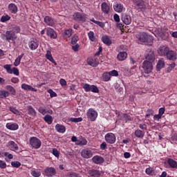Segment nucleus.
I'll list each match as a JSON object with an SVG mask.
<instances>
[{
	"label": "nucleus",
	"mask_w": 177,
	"mask_h": 177,
	"mask_svg": "<svg viewBox=\"0 0 177 177\" xmlns=\"http://www.w3.org/2000/svg\"><path fill=\"white\" fill-rule=\"evenodd\" d=\"M92 161L94 164L100 165L104 162V158L99 155H95L92 158Z\"/></svg>",
	"instance_id": "18"
},
{
	"label": "nucleus",
	"mask_w": 177,
	"mask_h": 177,
	"mask_svg": "<svg viewBox=\"0 0 177 177\" xmlns=\"http://www.w3.org/2000/svg\"><path fill=\"white\" fill-rule=\"evenodd\" d=\"M176 56H177L176 52L169 49V51L167 52L165 57H166L167 60L174 62L176 60Z\"/></svg>",
	"instance_id": "13"
},
{
	"label": "nucleus",
	"mask_w": 177,
	"mask_h": 177,
	"mask_svg": "<svg viewBox=\"0 0 177 177\" xmlns=\"http://www.w3.org/2000/svg\"><path fill=\"white\" fill-rule=\"evenodd\" d=\"M30 174H31L32 176H34V177L41 176V171L38 169L32 170Z\"/></svg>",
	"instance_id": "42"
},
{
	"label": "nucleus",
	"mask_w": 177,
	"mask_h": 177,
	"mask_svg": "<svg viewBox=\"0 0 177 177\" xmlns=\"http://www.w3.org/2000/svg\"><path fill=\"white\" fill-rule=\"evenodd\" d=\"M59 84L61 86H66V85H67V82L64 79H60Z\"/></svg>",
	"instance_id": "64"
},
{
	"label": "nucleus",
	"mask_w": 177,
	"mask_h": 177,
	"mask_svg": "<svg viewBox=\"0 0 177 177\" xmlns=\"http://www.w3.org/2000/svg\"><path fill=\"white\" fill-rule=\"evenodd\" d=\"M165 66V62L162 59H159L158 64L156 65V70L157 71H160L161 68H162Z\"/></svg>",
	"instance_id": "34"
},
{
	"label": "nucleus",
	"mask_w": 177,
	"mask_h": 177,
	"mask_svg": "<svg viewBox=\"0 0 177 177\" xmlns=\"http://www.w3.org/2000/svg\"><path fill=\"white\" fill-rule=\"evenodd\" d=\"M3 68L6 70L7 73L8 74H14L15 75L19 76L20 75V72L19 71V69L16 67H13L12 68V65L10 64H6L3 66Z\"/></svg>",
	"instance_id": "6"
},
{
	"label": "nucleus",
	"mask_w": 177,
	"mask_h": 177,
	"mask_svg": "<svg viewBox=\"0 0 177 177\" xmlns=\"http://www.w3.org/2000/svg\"><path fill=\"white\" fill-rule=\"evenodd\" d=\"M11 165L14 168H20V167L21 166V163L19 161H12L11 162Z\"/></svg>",
	"instance_id": "46"
},
{
	"label": "nucleus",
	"mask_w": 177,
	"mask_h": 177,
	"mask_svg": "<svg viewBox=\"0 0 177 177\" xmlns=\"http://www.w3.org/2000/svg\"><path fill=\"white\" fill-rule=\"evenodd\" d=\"M68 177H81V176L75 172H72L68 174Z\"/></svg>",
	"instance_id": "63"
},
{
	"label": "nucleus",
	"mask_w": 177,
	"mask_h": 177,
	"mask_svg": "<svg viewBox=\"0 0 177 177\" xmlns=\"http://www.w3.org/2000/svg\"><path fill=\"white\" fill-rule=\"evenodd\" d=\"M110 77H111V75H110L109 73H104L102 75V78H103L104 81H105V82L110 81V78H111Z\"/></svg>",
	"instance_id": "47"
},
{
	"label": "nucleus",
	"mask_w": 177,
	"mask_h": 177,
	"mask_svg": "<svg viewBox=\"0 0 177 177\" xmlns=\"http://www.w3.org/2000/svg\"><path fill=\"white\" fill-rule=\"evenodd\" d=\"M55 129L57 132H59V133H64V132H66V127L60 124H57L55 125Z\"/></svg>",
	"instance_id": "31"
},
{
	"label": "nucleus",
	"mask_w": 177,
	"mask_h": 177,
	"mask_svg": "<svg viewBox=\"0 0 177 177\" xmlns=\"http://www.w3.org/2000/svg\"><path fill=\"white\" fill-rule=\"evenodd\" d=\"M113 9L115 12H117L118 13H121L122 10H124V5L120 3H115L113 5Z\"/></svg>",
	"instance_id": "23"
},
{
	"label": "nucleus",
	"mask_w": 177,
	"mask_h": 177,
	"mask_svg": "<svg viewBox=\"0 0 177 177\" xmlns=\"http://www.w3.org/2000/svg\"><path fill=\"white\" fill-rule=\"evenodd\" d=\"M1 154L3 157H8L9 160H12L13 158V155L12 153H9V152H2Z\"/></svg>",
	"instance_id": "49"
},
{
	"label": "nucleus",
	"mask_w": 177,
	"mask_h": 177,
	"mask_svg": "<svg viewBox=\"0 0 177 177\" xmlns=\"http://www.w3.org/2000/svg\"><path fill=\"white\" fill-rule=\"evenodd\" d=\"M44 120L45 121V122L48 124V125H50V124L53 122V118H52L50 115H46L44 117Z\"/></svg>",
	"instance_id": "36"
},
{
	"label": "nucleus",
	"mask_w": 177,
	"mask_h": 177,
	"mask_svg": "<svg viewBox=\"0 0 177 177\" xmlns=\"http://www.w3.org/2000/svg\"><path fill=\"white\" fill-rule=\"evenodd\" d=\"M90 91L93 92V93H99V88L97 86L93 84L91 85Z\"/></svg>",
	"instance_id": "48"
},
{
	"label": "nucleus",
	"mask_w": 177,
	"mask_h": 177,
	"mask_svg": "<svg viewBox=\"0 0 177 177\" xmlns=\"http://www.w3.org/2000/svg\"><path fill=\"white\" fill-rule=\"evenodd\" d=\"M80 44H74V46H72V50L74 51V52H78L80 50Z\"/></svg>",
	"instance_id": "57"
},
{
	"label": "nucleus",
	"mask_w": 177,
	"mask_h": 177,
	"mask_svg": "<svg viewBox=\"0 0 177 177\" xmlns=\"http://www.w3.org/2000/svg\"><path fill=\"white\" fill-rule=\"evenodd\" d=\"M9 96V93L5 90L0 91V99H5Z\"/></svg>",
	"instance_id": "41"
},
{
	"label": "nucleus",
	"mask_w": 177,
	"mask_h": 177,
	"mask_svg": "<svg viewBox=\"0 0 177 177\" xmlns=\"http://www.w3.org/2000/svg\"><path fill=\"white\" fill-rule=\"evenodd\" d=\"M1 38L3 39V41L10 42V41H15L17 38V36H16L15 32L12 30H7L6 34H2L1 35Z\"/></svg>",
	"instance_id": "2"
},
{
	"label": "nucleus",
	"mask_w": 177,
	"mask_h": 177,
	"mask_svg": "<svg viewBox=\"0 0 177 177\" xmlns=\"http://www.w3.org/2000/svg\"><path fill=\"white\" fill-rule=\"evenodd\" d=\"M102 41L104 42V44H105V45H107L108 46H110V45L112 44L111 40H110V38H109L107 36H103L102 37Z\"/></svg>",
	"instance_id": "38"
},
{
	"label": "nucleus",
	"mask_w": 177,
	"mask_h": 177,
	"mask_svg": "<svg viewBox=\"0 0 177 177\" xmlns=\"http://www.w3.org/2000/svg\"><path fill=\"white\" fill-rule=\"evenodd\" d=\"M46 34L50 39H56L57 38V32L53 28L48 27L46 28Z\"/></svg>",
	"instance_id": "10"
},
{
	"label": "nucleus",
	"mask_w": 177,
	"mask_h": 177,
	"mask_svg": "<svg viewBox=\"0 0 177 177\" xmlns=\"http://www.w3.org/2000/svg\"><path fill=\"white\" fill-rule=\"evenodd\" d=\"M145 174H147V175L153 176V175H154V170H153V168L151 167H148L145 169Z\"/></svg>",
	"instance_id": "45"
},
{
	"label": "nucleus",
	"mask_w": 177,
	"mask_h": 177,
	"mask_svg": "<svg viewBox=\"0 0 177 177\" xmlns=\"http://www.w3.org/2000/svg\"><path fill=\"white\" fill-rule=\"evenodd\" d=\"M109 75H111V77H118V71H117L116 70L109 71Z\"/></svg>",
	"instance_id": "58"
},
{
	"label": "nucleus",
	"mask_w": 177,
	"mask_h": 177,
	"mask_svg": "<svg viewBox=\"0 0 177 177\" xmlns=\"http://www.w3.org/2000/svg\"><path fill=\"white\" fill-rule=\"evenodd\" d=\"M145 59L149 63H154L156 60V55H154V51L151 49H147L145 52Z\"/></svg>",
	"instance_id": "4"
},
{
	"label": "nucleus",
	"mask_w": 177,
	"mask_h": 177,
	"mask_svg": "<svg viewBox=\"0 0 177 177\" xmlns=\"http://www.w3.org/2000/svg\"><path fill=\"white\" fill-rule=\"evenodd\" d=\"M9 20H10V16L8 15H3L0 19L1 23H6V21H9Z\"/></svg>",
	"instance_id": "44"
},
{
	"label": "nucleus",
	"mask_w": 177,
	"mask_h": 177,
	"mask_svg": "<svg viewBox=\"0 0 177 177\" xmlns=\"http://www.w3.org/2000/svg\"><path fill=\"white\" fill-rule=\"evenodd\" d=\"M120 120L125 122H128V121H132V118L127 113H123L120 115Z\"/></svg>",
	"instance_id": "33"
},
{
	"label": "nucleus",
	"mask_w": 177,
	"mask_h": 177,
	"mask_svg": "<svg viewBox=\"0 0 177 177\" xmlns=\"http://www.w3.org/2000/svg\"><path fill=\"white\" fill-rule=\"evenodd\" d=\"M135 68H136V66H133L131 68L127 69L126 72L127 76L131 77V75H133V74H135V71H136Z\"/></svg>",
	"instance_id": "39"
},
{
	"label": "nucleus",
	"mask_w": 177,
	"mask_h": 177,
	"mask_svg": "<svg viewBox=\"0 0 177 177\" xmlns=\"http://www.w3.org/2000/svg\"><path fill=\"white\" fill-rule=\"evenodd\" d=\"M86 62L88 66H91V67H97L99 66V62H96V59L88 58Z\"/></svg>",
	"instance_id": "30"
},
{
	"label": "nucleus",
	"mask_w": 177,
	"mask_h": 177,
	"mask_svg": "<svg viewBox=\"0 0 177 177\" xmlns=\"http://www.w3.org/2000/svg\"><path fill=\"white\" fill-rule=\"evenodd\" d=\"M7 165H6V162L0 160V168L1 169H5V168H6Z\"/></svg>",
	"instance_id": "60"
},
{
	"label": "nucleus",
	"mask_w": 177,
	"mask_h": 177,
	"mask_svg": "<svg viewBox=\"0 0 177 177\" xmlns=\"http://www.w3.org/2000/svg\"><path fill=\"white\" fill-rule=\"evenodd\" d=\"M6 89L7 91L11 92L12 95H15L16 93V89H15V88H13V86H12L11 85L6 86Z\"/></svg>",
	"instance_id": "50"
},
{
	"label": "nucleus",
	"mask_w": 177,
	"mask_h": 177,
	"mask_svg": "<svg viewBox=\"0 0 177 177\" xmlns=\"http://www.w3.org/2000/svg\"><path fill=\"white\" fill-rule=\"evenodd\" d=\"M6 127L7 129L10 131H17V129H19V124H17V123H7Z\"/></svg>",
	"instance_id": "20"
},
{
	"label": "nucleus",
	"mask_w": 177,
	"mask_h": 177,
	"mask_svg": "<svg viewBox=\"0 0 177 177\" xmlns=\"http://www.w3.org/2000/svg\"><path fill=\"white\" fill-rule=\"evenodd\" d=\"M133 3L136 6L137 9L140 12H145L146 10V3L143 0H133Z\"/></svg>",
	"instance_id": "9"
},
{
	"label": "nucleus",
	"mask_w": 177,
	"mask_h": 177,
	"mask_svg": "<svg viewBox=\"0 0 177 177\" xmlns=\"http://www.w3.org/2000/svg\"><path fill=\"white\" fill-rule=\"evenodd\" d=\"M121 20L124 24H127V26L132 23V18L131 17V15H128L127 14L122 15Z\"/></svg>",
	"instance_id": "17"
},
{
	"label": "nucleus",
	"mask_w": 177,
	"mask_h": 177,
	"mask_svg": "<svg viewBox=\"0 0 177 177\" xmlns=\"http://www.w3.org/2000/svg\"><path fill=\"white\" fill-rule=\"evenodd\" d=\"M48 93L50 94V97H56L57 96L56 92L53 91L52 88L48 89Z\"/></svg>",
	"instance_id": "52"
},
{
	"label": "nucleus",
	"mask_w": 177,
	"mask_h": 177,
	"mask_svg": "<svg viewBox=\"0 0 177 177\" xmlns=\"http://www.w3.org/2000/svg\"><path fill=\"white\" fill-rule=\"evenodd\" d=\"M101 9L103 13L109 15L110 13V6L107 5V3L103 2L101 5Z\"/></svg>",
	"instance_id": "22"
},
{
	"label": "nucleus",
	"mask_w": 177,
	"mask_h": 177,
	"mask_svg": "<svg viewBox=\"0 0 177 177\" xmlns=\"http://www.w3.org/2000/svg\"><path fill=\"white\" fill-rule=\"evenodd\" d=\"M91 85L89 84H84L83 85V89H84L85 92H91Z\"/></svg>",
	"instance_id": "51"
},
{
	"label": "nucleus",
	"mask_w": 177,
	"mask_h": 177,
	"mask_svg": "<svg viewBox=\"0 0 177 177\" xmlns=\"http://www.w3.org/2000/svg\"><path fill=\"white\" fill-rule=\"evenodd\" d=\"M88 175L91 177H100V171L96 170L95 169H92L91 170H88Z\"/></svg>",
	"instance_id": "24"
},
{
	"label": "nucleus",
	"mask_w": 177,
	"mask_h": 177,
	"mask_svg": "<svg viewBox=\"0 0 177 177\" xmlns=\"http://www.w3.org/2000/svg\"><path fill=\"white\" fill-rule=\"evenodd\" d=\"M142 68L145 74H150L153 71V62L145 60L142 63Z\"/></svg>",
	"instance_id": "5"
},
{
	"label": "nucleus",
	"mask_w": 177,
	"mask_h": 177,
	"mask_svg": "<svg viewBox=\"0 0 177 177\" xmlns=\"http://www.w3.org/2000/svg\"><path fill=\"white\" fill-rule=\"evenodd\" d=\"M167 164L169 165L170 168H174L177 169V162L172 158H169L167 160Z\"/></svg>",
	"instance_id": "32"
},
{
	"label": "nucleus",
	"mask_w": 177,
	"mask_h": 177,
	"mask_svg": "<svg viewBox=\"0 0 177 177\" xmlns=\"http://www.w3.org/2000/svg\"><path fill=\"white\" fill-rule=\"evenodd\" d=\"M134 135L136 138H138V139H143V138H145V131L140 129H137L134 131Z\"/></svg>",
	"instance_id": "28"
},
{
	"label": "nucleus",
	"mask_w": 177,
	"mask_h": 177,
	"mask_svg": "<svg viewBox=\"0 0 177 177\" xmlns=\"http://www.w3.org/2000/svg\"><path fill=\"white\" fill-rule=\"evenodd\" d=\"M27 110H28V114L29 115H31V117H35L37 115V111L32 107L31 105H28L27 106Z\"/></svg>",
	"instance_id": "27"
},
{
	"label": "nucleus",
	"mask_w": 177,
	"mask_h": 177,
	"mask_svg": "<svg viewBox=\"0 0 177 177\" xmlns=\"http://www.w3.org/2000/svg\"><path fill=\"white\" fill-rule=\"evenodd\" d=\"M88 143L86 139H82L81 141L77 142V145H80V146H85Z\"/></svg>",
	"instance_id": "61"
},
{
	"label": "nucleus",
	"mask_w": 177,
	"mask_h": 177,
	"mask_svg": "<svg viewBox=\"0 0 177 177\" xmlns=\"http://www.w3.org/2000/svg\"><path fill=\"white\" fill-rule=\"evenodd\" d=\"M136 41L138 44H147L149 46H153V44H154V37L152 36L147 35V33L145 32H140L136 35Z\"/></svg>",
	"instance_id": "1"
},
{
	"label": "nucleus",
	"mask_w": 177,
	"mask_h": 177,
	"mask_svg": "<svg viewBox=\"0 0 177 177\" xmlns=\"http://www.w3.org/2000/svg\"><path fill=\"white\" fill-rule=\"evenodd\" d=\"M44 21L46 24V26H49L50 27H54L55 24H56L55 19L49 16H46L44 19Z\"/></svg>",
	"instance_id": "15"
},
{
	"label": "nucleus",
	"mask_w": 177,
	"mask_h": 177,
	"mask_svg": "<svg viewBox=\"0 0 177 177\" xmlns=\"http://www.w3.org/2000/svg\"><path fill=\"white\" fill-rule=\"evenodd\" d=\"M92 156H93V153H92V150L89 148H85L81 151V156L83 158H91Z\"/></svg>",
	"instance_id": "11"
},
{
	"label": "nucleus",
	"mask_w": 177,
	"mask_h": 177,
	"mask_svg": "<svg viewBox=\"0 0 177 177\" xmlns=\"http://www.w3.org/2000/svg\"><path fill=\"white\" fill-rule=\"evenodd\" d=\"M138 128H140V129H142V131H147V125L145 123L138 124Z\"/></svg>",
	"instance_id": "53"
},
{
	"label": "nucleus",
	"mask_w": 177,
	"mask_h": 177,
	"mask_svg": "<svg viewBox=\"0 0 177 177\" xmlns=\"http://www.w3.org/2000/svg\"><path fill=\"white\" fill-rule=\"evenodd\" d=\"M127 56H128V54L127 53V52L125 51L120 52L118 53L117 56V59L120 62H122L123 60H125V59H127Z\"/></svg>",
	"instance_id": "29"
},
{
	"label": "nucleus",
	"mask_w": 177,
	"mask_h": 177,
	"mask_svg": "<svg viewBox=\"0 0 177 177\" xmlns=\"http://www.w3.org/2000/svg\"><path fill=\"white\" fill-rule=\"evenodd\" d=\"M8 10L10 12V13L16 15V13H17L19 10V8H17V6H16V4L11 3L8 5Z\"/></svg>",
	"instance_id": "21"
},
{
	"label": "nucleus",
	"mask_w": 177,
	"mask_h": 177,
	"mask_svg": "<svg viewBox=\"0 0 177 177\" xmlns=\"http://www.w3.org/2000/svg\"><path fill=\"white\" fill-rule=\"evenodd\" d=\"M21 88L24 89V91H30L31 89V86L26 84H23L21 85Z\"/></svg>",
	"instance_id": "59"
},
{
	"label": "nucleus",
	"mask_w": 177,
	"mask_h": 177,
	"mask_svg": "<svg viewBox=\"0 0 177 177\" xmlns=\"http://www.w3.org/2000/svg\"><path fill=\"white\" fill-rule=\"evenodd\" d=\"M104 139L106 143H109V145H114L117 141V137H115V134L113 133H106L104 136Z\"/></svg>",
	"instance_id": "8"
},
{
	"label": "nucleus",
	"mask_w": 177,
	"mask_h": 177,
	"mask_svg": "<svg viewBox=\"0 0 177 177\" xmlns=\"http://www.w3.org/2000/svg\"><path fill=\"white\" fill-rule=\"evenodd\" d=\"M8 146L10 150L12 151H16L17 150H19V146L15 142V141H9L8 142Z\"/></svg>",
	"instance_id": "25"
},
{
	"label": "nucleus",
	"mask_w": 177,
	"mask_h": 177,
	"mask_svg": "<svg viewBox=\"0 0 177 177\" xmlns=\"http://www.w3.org/2000/svg\"><path fill=\"white\" fill-rule=\"evenodd\" d=\"M153 114H154V111H153L151 109H149L147 111V114L145 117L149 118L150 117V115H153Z\"/></svg>",
	"instance_id": "56"
},
{
	"label": "nucleus",
	"mask_w": 177,
	"mask_h": 177,
	"mask_svg": "<svg viewBox=\"0 0 177 177\" xmlns=\"http://www.w3.org/2000/svg\"><path fill=\"white\" fill-rule=\"evenodd\" d=\"M74 19L77 21H82L85 23L86 21V15L81 14V12H76L74 14Z\"/></svg>",
	"instance_id": "16"
},
{
	"label": "nucleus",
	"mask_w": 177,
	"mask_h": 177,
	"mask_svg": "<svg viewBox=\"0 0 177 177\" xmlns=\"http://www.w3.org/2000/svg\"><path fill=\"white\" fill-rule=\"evenodd\" d=\"M24 56V53H22L15 59L14 62V66H15V67H17V66L20 65V62H21V59H23Z\"/></svg>",
	"instance_id": "35"
},
{
	"label": "nucleus",
	"mask_w": 177,
	"mask_h": 177,
	"mask_svg": "<svg viewBox=\"0 0 177 177\" xmlns=\"http://www.w3.org/2000/svg\"><path fill=\"white\" fill-rule=\"evenodd\" d=\"M78 41H80V37H78V35H74L71 39V44L75 45V44H77V42H78Z\"/></svg>",
	"instance_id": "43"
},
{
	"label": "nucleus",
	"mask_w": 177,
	"mask_h": 177,
	"mask_svg": "<svg viewBox=\"0 0 177 177\" xmlns=\"http://www.w3.org/2000/svg\"><path fill=\"white\" fill-rule=\"evenodd\" d=\"M169 50V48L168 46H160L158 49V53L160 56H164L165 57Z\"/></svg>",
	"instance_id": "14"
},
{
	"label": "nucleus",
	"mask_w": 177,
	"mask_h": 177,
	"mask_svg": "<svg viewBox=\"0 0 177 177\" xmlns=\"http://www.w3.org/2000/svg\"><path fill=\"white\" fill-rule=\"evenodd\" d=\"M44 174L48 177L55 176L56 175V169L54 167H46L44 171Z\"/></svg>",
	"instance_id": "12"
},
{
	"label": "nucleus",
	"mask_w": 177,
	"mask_h": 177,
	"mask_svg": "<svg viewBox=\"0 0 177 177\" xmlns=\"http://www.w3.org/2000/svg\"><path fill=\"white\" fill-rule=\"evenodd\" d=\"M71 35H73V29L71 28L65 30L63 33V36L65 37L66 38H70Z\"/></svg>",
	"instance_id": "37"
},
{
	"label": "nucleus",
	"mask_w": 177,
	"mask_h": 177,
	"mask_svg": "<svg viewBox=\"0 0 177 177\" xmlns=\"http://www.w3.org/2000/svg\"><path fill=\"white\" fill-rule=\"evenodd\" d=\"M29 145L32 148L35 149V150H37L41 148V146H42V142H41V140L37 137H31L29 139Z\"/></svg>",
	"instance_id": "3"
},
{
	"label": "nucleus",
	"mask_w": 177,
	"mask_h": 177,
	"mask_svg": "<svg viewBox=\"0 0 177 177\" xmlns=\"http://www.w3.org/2000/svg\"><path fill=\"white\" fill-rule=\"evenodd\" d=\"M87 118L91 122L96 121V118H97V111H95L93 108H90L87 111Z\"/></svg>",
	"instance_id": "7"
},
{
	"label": "nucleus",
	"mask_w": 177,
	"mask_h": 177,
	"mask_svg": "<svg viewBox=\"0 0 177 177\" xmlns=\"http://www.w3.org/2000/svg\"><path fill=\"white\" fill-rule=\"evenodd\" d=\"M28 46L30 50H35V49H37L38 46H39V42L38 40H32L29 42Z\"/></svg>",
	"instance_id": "19"
},
{
	"label": "nucleus",
	"mask_w": 177,
	"mask_h": 177,
	"mask_svg": "<svg viewBox=\"0 0 177 177\" xmlns=\"http://www.w3.org/2000/svg\"><path fill=\"white\" fill-rule=\"evenodd\" d=\"M70 121L72 122H81L82 121V118H71Z\"/></svg>",
	"instance_id": "54"
},
{
	"label": "nucleus",
	"mask_w": 177,
	"mask_h": 177,
	"mask_svg": "<svg viewBox=\"0 0 177 177\" xmlns=\"http://www.w3.org/2000/svg\"><path fill=\"white\" fill-rule=\"evenodd\" d=\"M38 111L40 113V114H42V115H45V114H46V109H45V108L43 106L39 107Z\"/></svg>",
	"instance_id": "55"
},
{
	"label": "nucleus",
	"mask_w": 177,
	"mask_h": 177,
	"mask_svg": "<svg viewBox=\"0 0 177 177\" xmlns=\"http://www.w3.org/2000/svg\"><path fill=\"white\" fill-rule=\"evenodd\" d=\"M10 111L13 113L14 114H18L19 113V110L16 109V108L13 106H10Z\"/></svg>",
	"instance_id": "62"
},
{
	"label": "nucleus",
	"mask_w": 177,
	"mask_h": 177,
	"mask_svg": "<svg viewBox=\"0 0 177 177\" xmlns=\"http://www.w3.org/2000/svg\"><path fill=\"white\" fill-rule=\"evenodd\" d=\"M46 57L48 60L51 62L55 66H57V62L55 61V59H53V57L52 56V53H50V50H47L46 54Z\"/></svg>",
	"instance_id": "26"
},
{
	"label": "nucleus",
	"mask_w": 177,
	"mask_h": 177,
	"mask_svg": "<svg viewBox=\"0 0 177 177\" xmlns=\"http://www.w3.org/2000/svg\"><path fill=\"white\" fill-rule=\"evenodd\" d=\"M87 35L90 41L92 42H95V41H96V37H95V32H93V31L88 32Z\"/></svg>",
	"instance_id": "40"
}]
</instances>
